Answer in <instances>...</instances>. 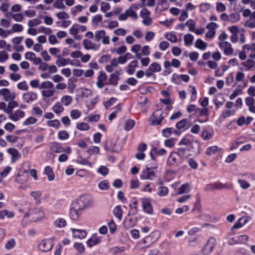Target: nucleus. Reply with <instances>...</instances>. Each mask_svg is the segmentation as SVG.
<instances>
[{"label":"nucleus","instance_id":"f257e3e1","mask_svg":"<svg viewBox=\"0 0 255 255\" xmlns=\"http://www.w3.org/2000/svg\"><path fill=\"white\" fill-rule=\"evenodd\" d=\"M53 84L49 81H46L41 83L40 90L43 99H48L53 97L55 93V90L53 88Z\"/></svg>","mask_w":255,"mask_h":255},{"label":"nucleus","instance_id":"f03ea898","mask_svg":"<svg viewBox=\"0 0 255 255\" xmlns=\"http://www.w3.org/2000/svg\"><path fill=\"white\" fill-rule=\"evenodd\" d=\"M168 114L162 109H157L152 114L149 121L152 126L161 125L164 123V119L167 117Z\"/></svg>","mask_w":255,"mask_h":255},{"label":"nucleus","instance_id":"7ed1b4c3","mask_svg":"<svg viewBox=\"0 0 255 255\" xmlns=\"http://www.w3.org/2000/svg\"><path fill=\"white\" fill-rule=\"evenodd\" d=\"M160 237V232L158 230L154 231L151 232L148 236L143 238L141 240V243L143 244L144 248H148L151 245L156 242Z\"/></svg>","mask_w":255,"mask_h":255},{"label":"nucleus","instance_id":"20e7f679","mask_svg":"<svg viewBox=\"0 0 255 255\" xmlns=\"http://www.w3.org/2000/svg\"><path fill=\"white\" fill-rule=\"evenodd\" d=\"M49 149L50 151L54 153H60L62 152L69 154L71 153L72 150L70 147L64 148L62 146V144L57 142L53 141L49 143Z\"/></svg>","mask_w":255,"mask_h":255},{"label":"nucleus","instance_id":"39448f33","mask_svg":"<svg viewBox=\"0 0 255 255\" xmlns=\"http://www.w3.org/2000/svg\"><path fill=\"white\" fill-rule=\"evenodd\" d=\"M91 196L89 194H84L81 196L76 201H73L72 203L77 205L81 209L84 210L85 209L90 207L91 204Z\"/></svg>","mask_w":255,"mask_h":255},{"label":"nucleus","instance_id":"423d86ee","mask_svg":"<svg viewBox=\"0 0 255 255\" xmlns=\"http://www.w3.org/2000/svg\"><path fill=\"white\" fill-rule=\"evenodd\" d=\"M84 210L81 209L76 204L71 203L69 209V216L74 221H78L83 214Z\"/></svg>","mask_w":255,"mask_h":255},{"label":"nucleus","instance_id":"0eeeda50","mask_svg":"<svg viewBox=\"0 0 255 255\" xmlns=\"http://www.w3.org/2000/svg\"><path fill=\"white\" fill-rule=\"evenodd\" d=\"M142 211L148 215L153 214V207L151 203V199L148 197H142L140 198Z\"/></svg>","mask_w":255,"mask_h":255},{"label":"nucleus","instance_id":"6e6552de","mask_svg":"<svg viewBox=\"0 0 255 255\" xmlns=\"http://www.w3.org/2000/svg\"><path fill=\"white\" fill-rule=\"evenodd\" d=\"M157 165L149 167H146L144 169L140 175V178L141 180H152L155 177L156 175L153 169H156Z\"/></svg>","mask_w":255,"mask_h":255},{"label":"nucleus","instance_id":"1a4fd4ad","mask_svg":"<svg viewBox=\"0 0 255 255\" xmlns=\"http://www.w3.org/2000/svg\"><path fill=\"white\" fill-rule=\"evenodd\" d=\"M216 245V240L214 238H210L202 250L203 254L209 255L215 249Z\"/></svg>","mask_w":255,"mask_h":255},{"label":"nucleus","instance_id":"9d476101","mask_svg":"<svg viewBox=\"0 0 255 255\" xmlns=\"http://www.w3.org/2000/svg\"><path fill=\"white\" fill-rule=\"evenodd\" d=\"M150 11L146 8L142 9L140 12V16L142 18V23L145 26L151 24L152 20L150 17Z\"/></svg>","mask_w":255,"mask_h":255},{"label":"nucleus","instance_id":"9b49d317","mask_svg":"<svg viewBox=\"0 0 255 255\" xmlns=\"http://www.w3.org/2000/svg\"><path fill=\"white\" fill-rule=\"evenodd\" d=\"M7 114L8 118L13 122L18 121L20 119L24 117L25 115V112L21 110H16L14 112L11 111V110H9Z\"/></svg>","mask_w":255,"mask_h":255},{"label":"nucleus","instance_id":"f8f14e48","mask_svg":"<svg viewBox=\"0 0 255 255\" xmlns=\"http://www.w3.org/2000/svg\"><path fill=\"white\" fill-rule=\"evenodd\" d=\"M38 98L37 94L33 91H28L24 93L22 95L23 101L27 104H31L37 100Z\"/></svg>","mask_w":255,"mask_h":255},{"label":"nucleus","instance_id":"ddd939ff","mask_svg":"<svg viewBox=\"0 0 255 255\" xmlns=\"http://www.w3.org/2000/svg\"><path fill=\"white\" fill-rule=\"evenodd\" d=\"M189 79L190 78L187 75H179L176 73L173 74L171 77V82L177 85L181 84L182 81L187 83L189 81Z\"/></svg>","mask_w":255,"mask_h":255},{"label":"nucleus","instance_id":"4468645a","mask_svg":"<svg viewBox=\"0 0 255 255\" xmlns=\"http://www.w3.org/2000/svg\"><path fill=\"white\" fill-rule=\"evenodd\" d=\"M53 246L52 240L50 239L43 240L39 244V249L44 252L51 250Z\"/></svg>","mask_w":255,"mask_h":255},{"label":"nucleus","instance_id":"2eb2a0df","mask_svg":"<svg viewBox=\"0 0 255 255\" xmlns=\"http://www.w3.org/2000/svg\"><path fill=\"white\" fill-rule=\"evenodd\" d=\"M0 96L2 97L5 101H11L15 98V94L11 92L9 89L3 88L0 90Z\"/></svg>","mask_w":255,"mask_h":255},{"label":"nucleus","instance_id":"dca6fc26","mask_svg":"<svg viewBox=\"0 0 255 255\" xmlns=\"http://www.w3.org/2000/svg\"><path fill=\"white\" fill-rule=\"evenodd\" d=\"M219 46L226 55H231L233 53L234 49L230 43L227 41L219 42Z\"/></svg>","mask_w":255,"mask_h":255},{"label":"nucleus","instance_id":"f3484780","mask_svg":"<svg viewBox=\"0 0 255 255\" xmlns=\"http://www.w3.org/2000/svg\"><path fill=\"white\" fill-rule=\"evenodd\" d=\"M83 45L86 50H92L97 51L100 48V44L95 43L89 39H84L83 41Z\"/></svg>","mask_w":255,"mask_h":255},{"label":"nucleus","instance_id":"a211bd4d","mask_svg":"<svg viewBox=\"0 0 255 255\" xmlns=\"http://www.w3.org/2000/svg\"><path fill=\"white\" fill-rule=\"evenodd\" d=\"M249 221L248 217H242L240 218L238 220L235 222L233 226L231 228L230 234L234 235V230L235 229H240L243 227Z\"/></svg>","mask_w":255,"mask_h":255},{"label":"nucleus","instance_id":"6ab92c4d","mask_svg":"<svg viewBox=\"0 0 255 255\" xmlns=\"http://www.w3.org/2000/svg\"><path fill=\"white\" fill-rule=\"evenodd\" d=\"M139 8V5L137 4H132L128 9L126 10L128 16L131 17L134 19H136L138 16L136 14V11Z\"/></svg>","mask_w":255,"mask_h":255},{"label":"nucleus","instance_id":"aec40b11","mask_svg":"<svg viewBox=\"0 0 255 255\" xmlns=\"http://www.w3.org/2000/svg\"><path fill=\"white\" fill-rule=\"evenodd\" d=\"M7 152L11 155V161L14 163L17 161L21 156V154L18 150L14 148H9L7 149Z\"/></svg>","mask_w":255,"mask_h":255},{"label":"nucleus","instance_id":"412c9836","mask_svg":"<svg viewBox=\"0 0 255 255\" xmlns=\"http://www.w3.org/2000/svg\"><path fill=\"white\" fill-rule=\"evenodd\" d=\"M107 76L105 72L103 71L100 72L99 75L97 78V86L100 89L104 87V82L107 80Z\"/></svg>","mask_w":255,"mask_h":255},{"label":"nucleus","instance_id":"4be33fe9","mask_svg":"<svg viewBox=\"0 0 255 255\" xmlns=\"http://www.w3.org/2000/svg\"><path fill=\"white\" fill-rule=\"evenodd\" d=\"M137 66L138 62L136 60H133L130 62L128 65L126 67V71L128 75H131L134 73L135 69Z\"/></svg>","mask_w":255,"mask_h":255},{"label":"nucleus","instance_id":"5701e85b","mask_svg":"<svg viewBox=\"0 0 255 255\" xmlns=\"http://www.w3.org/2000/svg\"><path fill=\"white\" fill-rule=\"evenodd\" d=\"M101 242V237L98 236L95 234L88 240L87 241V245L89 247H92Z\"/></svg>","mask_w":255,"mask_h":255},{"label":"nucleus","instance_id":"b1692460","mask_svg":"<svg viewBox=\"0 0 255 255\" xmlns=\"http://www.w3.org/2000/svg\"><path fill=\"white\" fill-rule=\"evenodd\" d=\"M70 230L72 232L73 237L76 239H83L87 236V232L84 230L80 229H75L71 228Z\"/></svg>","mask_w":255,"mask_h":255},{"label":"nucleus","instance_id":"393cba45","mask_svg":"<svg viewBox=\"0 0 255 255\" xmlns=\"http://www.w3.org/2000/svg\"><path fill=\"white\" fill-rule=\"evenodd\" d=\"M30 195L33 198L36 205H39L41 203L42 192L40 190L32 191L30 193Z\"/></svg>","mask_w":255,"mask_h":255},{"label":"nucleus","instance_id":"a878e982","mask_svg":"<svg viewBox=\"0 0 255 255\" xmlns=\"http://www.w3.org/2000/svg\"><path fill=\"white\" fill-rule=\"evenodd\" d=\"M221 150V148L219 147L216 145H214L208 147L206 150L205 153L208 156H211L220 153Z\"/></svg>","mask_w":255,"mask_h":255},{"label":"nucleus","instance_id":"bb28decb","mask_svg":"<svg viewBox=\"0 0 255 255\" xmlns=\"http://www.w3.org/2000/svg\"><path fill=\"white\" fill-rule=\"evenodd\" d=\"M120 72H119L118 71H116L115 72L110 75L109 79V82L110 85H112L114 86H116L118 85V81L120 79Z\"/></svg>","mask_w":255,"mask_h":255},{"label":"nucleus","instance_id":"cd10ccee","mask_svg":"<svg viewBox=\"0 0 255 255\" xmlns=\"http://www.w3.org/2000/svg\"><path fill=\"white\" fill-rule=\"evenodd\" d=\"M245 78V74L242 71H238L236 73L235 80L237 82H243V83L242 85H239L242 88H245L247 85V82H244V80Z\"/></svg>","mask_w":255,"mask_h":255},{"label":"nucleus","instance_id":"c85d7f7f","mask_svg":"<svg viewBox=\"0 0 255 255\" xmlns=\"http://www.w3.org/2000/svg\"><path fill=\"white\" fill-rule=\"evenodd\" d=\"M14 216V213L13 212L9 211L6 209H3L0 210V219L4 220L5 218L8 219H11Z\"/></svg>","mask_w":255,"mask_h":255},{"label":"nucleus","instance_id":"c756f323","mask_svg":"<svg viewBox=\"0 0 255 255\" xmlns=\"http://www.w3.org/2000/svg\"><path fill=\"white\" fill-rule=\"evenodd\" d=\"M52 111L57 115L62 113L65 109L64 106L60 102H56L52 108Z\"/></svg>","mask_w":255,"mask_h":255},{"label":"nucleus","instance_id":"7c9ffc66","mask_svg":"<svg viewBox=\"0 0 255 255\" xmlns=\"http://www.w3.org/2000/svg\"><path fill=\"white\" fill-rule=\"evenodd\" d=\"M178 156V153L171 152L167 160V164L170 166L175 165L177 163Z\"/></svg>","mask_w":255,"mask_h":255},{"label":"nucleus","instance_id":"2f4dec72","mask_svg":"<svg viewBox=\"0 0 255 255\" xmlns=\"http://www.w3.org/2000/svg\"><path fill=\"white\" fill-rule=\"evenodd\" d=\"M118 65V61L117 58H113L111 60L110 64L107 65L105 68L106 70L111 73L114 70V69Z\"/></svg>","mask_w":255,"mask_h":255},{"label":"nucleus","instance_id":"473e14b6","mask_svg":"<svg viewBox=\"0 0 255 255\" xmlns=\"http://www.w3.org/2000/svg\"><path fill=\"white\" fill-rule=\"evenodd\" d=\"M44 174L47 176L48 180L50 181L53 180L55 178V175L52 170V169L49 166H46L45 167Z\"/></svg>","mask_w":255,"mask_h":255},{"label":"nucleus","instance_id":"72a5a7b5","mask_svg":"<svg viewBox=\"0 0 255 255\" xmlns=\"http://www.w3.org/2000/svg\"><path fill=\"white\" fill-rule=\"evenodd\" d=\"M153 153H154L156 155L158 156H162L165 155L166 154V151L164 148H154L153 149L150 153V155L152 159H154L155 158L153 156Z\"/></svg>","mask_w":255,"mask_h":255},{"label":"nucleus","instance_id":"f704fd0d","mask_svg":"<svg viewBox=\"0 0 255 255\" xmlns=\"http://www.w3.org/2000/svg\"><path fill=\"white\" fill-rule=\"evenodd\" d=\"M72 100L73 98L71 96L65 95L61 98L60 102L63 106L67 107L71 104Z\"/></svg>","mask_w":255,"mask_h":255},{"label":"nucleus","instance_id":"c9c22d12","mask_svg":"<svg viewBox=\"0 0 255 255\" xmlns=\"http://www.w3.org/2000/svg\"><path fill=\"white\" fill-rule=\"evenodd\" d=\"M194 37L191 34H187L184 36L183 39L186 46H190L192 45Z\"/></svg>","mask_w":255,"mask_h":255},{"label":"nucleus","instance_id":"e433bc0d","mask_svg":"<svg viewBox=\"0 0 255 255\" xmlns=\"http://www.w3.org/2000/svg\"><path fill=\"white\" fill-rule=\"evenodd\" d=\"M195 47L201 50L204 51L207 47V44L201 39H198L195 42Z\"/></svg>","mask_w":255,"mask_h":255},{"label":"nucleus","instance_id":"4c0bfd02","mask_svg":"<svg viewBox=\"0 0 255 255\" xmlns=\"http://www.w3.org/2000/svg\"><path fill=\"white\" fill-rule=\"evenodd\" d=\"M135 123L133 120L128 119L126 121L124 126V129L126 131H129L135 126Z\"/></svg>","mask_w":255,"mask_h":255},{"label":"nucleus","instance_id":"58836bf2","mask_svg":"<svg viewBox=\"0 0 255 255\" xmlns=\"http://www.w3.org/2000/svg\"><path fill=\"white\" fill-rule=\"evenodd\" d=\"M113 214L116 218L121 220L123 217V210L121 206H117L113 210Z\"/></svg>","mask_w":255,"mask_h":255},{"label":"nucleus","instance_id":"ea45409f","mask_svg":"<svg viewBox=\"0 0 255 255\" xmlns=\"http://www.w3.org/2000/svg\"><path fill=\"white\" fill-rule=\"evenodd\" d=\"M242 65L246 68V71H249L255 66V61L253 59H248L246 61L242 62Z\"/></svg>","mask_w":255,"mask_h":255},{"label":"nucleus","instance_id":"a19ab883","mask_svg":"<svg viewBox=\"0 0 255 255\" xmlns=\"http://www.w3.org/2000/svg\"><path fill=\"white\" fill-rule=\"evenodd\" d=\"M67 225L66 221L63 218H59L54 222L55 227L59 228H62L65 227Z\"/></svg>","mask_w":255,"mask_h":255},{"label":"nucleus","instance_id":"79ce46f5","mask_svg":"<svg viewBox=\"0 0 255 255\" xmlns=\"http://www.w3.org/2000/svg\"><path fill=\"white\" fill-rule=\"evenodd\" d=\"M98 188L101 190H107L110 188V183L108 180H103L98 184Z\"/></svg>","mask_w":255,"mask_h":255},{"label":"nucleus","instance_id":"37998d69","mask_svg":"<svg viewBox=\"0 0 255 255\" xmlns=\"http://www.w3.org/2000/svg\"><path fill=\"white\" fill-rule=\"evenodd\" d=\"M43 110L38 107H34L32 109L31 113L37 118H40L43 115Z\"/></svg>","mask_w":255,"mask_h":255},{"label":"nucleus","instance_id":"c03bdc74","mask_svg":"<svg viewBox=\"0 0 255 255\" xmlns=\"http://www.w3.org/2000/svg\"><path fill=\"white\" fill-rule=\"evenodd\" d=\"M213 135V132H210L209 130H205L202 132L201 136L204 140H209L212 138Z\"/></svg>","mask_w":255,"mask_h":255},{"label":"nucleus","instance_id":"a18cd8bd","mask_svg":"<svg viewBox=\"0 0 255 255\" xmlns=\"http://www.w3.org/2000/svg\"><path fill=\"white\" fill-rule=\"evenodd\" d=\"M38 121V119L33 117H29L25 119L22 123V125L24 126H29L35 124Z\"/></svg>","mask_w":255,"mask_h":255},{"label":"nucleus","instance_id":"49530a36","mask_svg":"<svg viewBox=\"0 0 255 255\" xmlns=\"http://www.w3.org/2000/svg\"><path fill=\"white\" fill-rule=\"evenodd\" d=\"M148 68H149V70H151L153 73L159 72L161 70V67L160 65L157 62H153L151 63Z\"/></svg>","mask_w":255,"mask_h":255},{"label":"nucleus","instance_id":"de8ad7c7","mask_svg":"<svg viewBox=\"0 0 255 255\" xmlns=\"http://www.w3.org/2000/svg\"><path fill=\"white\" fill-rule=\"evenodd\" d=\"M168 193V189L167 187L160 186L158 188L157 195L160 197L166 196Z\"/></svg>","mask_w":255,"mask_h":255},{"label":"nucleus","instance_id":"09e8293b","mask_svg":"<svg viewBox=\"0 0 255 255\" xmlns=\"http://www.w3.org/2000/svg\"><path fill=\"white\" fill-rule=\"evenodd\" d=\"M240 14L238 12H234L229 15V21L232 23H236L240 19Z\"/></svg>","mask_w":255,"mask_h":255},{"label":"nucleus","instance_id":"8fccbe9b","mask_svg":"<svg viewBox=\"0 0 255 255\" xmlns=\"http://www.w3.org/2000/svg\"><path fill=\"white\" fill-rule=\"evenodd\" d=\"M215 189H230L232 188L231 184L228 183L222 184L220 182H214Z\"/></svg>","mask_w":255,"mask_h":255},{"label":"nucleus","instance_id":"3c124183","mask_svg":"<svg viewBox=\"0 0 255 255\" xmlns=\"http://www.w3.org/2000/svg\"><path fill=\"white\" fill-rule=\"evenodd\" d=\"M58 137L60 140H65L69 138V134L65 130H60L58 132Z\"/></svg>","mask_w":255,"mask_h":255},{"label":"nucleus","instance_id":"603ef678","mask_svg":"<svg viewBox=\"0 0 255 255\" xmlns=\"http://www.w3.org/2000/svg\"><path fill=\"white\" fill-rule=\"evenodd\" d=\"M83 8L84 7L82 5H77L71 9V13L73 16H75L78 13L81 12Z\"/></svg>","mask_w":255,"mask_h":255},{"label":"nucleus","instance_id":"864d4df0","mask_svg":"<svg viewBox=\"0 0 255 255\" xmlns=\"http://www.w3.org/2000/svg\"><path fill=\"white\" fill-rule=\"evenodd\" d=\"M47 125L49 127H52L57 129L59 128L61 124L58 120H53L47 121Z\"/></svg>","mask_w":255,"mask_h":255},{"label":"nucleus","instance_id":"5fc2aeb1","mask_svg":"<svg viewBox=\"0 0 255 255\" xmlns=\"http://www.w3.org/2000/svg\"><path fill=\"white\" fill-rule=\"evenodd\" d=\"M173 132L174 128H167L162 129L161 133L163 136L165 137H169L173 133Z\"/></svg>","mask_w":255,"mask_h":255},{"label":"nucleus","instance_id":"6e6d98bb","mask_svg":"<svg viewBox=\"0 0 255 255\" xmlns=\"http://www.w3.org/2000/svg\"><path fill=\"white\" fill-rule=\"evenodd\" d=\"M105 34H106V31L104 30L96 31L94 35L95 41L96 42H99L100 40L102 39Z\"/></svg>","mask_w":255,"mask_h":255},{"label":"nucleus","instance_id":"4d7b16f0","mask_svg":"<svg viewBox=\"0 0 255 255\" xmlns=\"http://www.w3.org/2000/svg\"><path fill=\"white\" fill-rule=\"evenodd\" d=\"M23 30V27L21 24L15 23L13 24L11 29L9 30L11 31V34L13 32H21Z\"/></svg>","mask_w":255,"mask_h":255},{"label":"nucleus","instance_id":"13d9d810","mask_svg":"<svg viewBox=\"0 0 255 255\" xmlns=\"http://www.w3.org/2000/svg\"><path fill=\"white\" fill-rule=\"evenodd\" d=\"M126 250V248L125 247H119L118 246H115L111 248L110 249V253L112 254H116L122 252H124Z\"/></svg>","mask_w":255,"mask_h":255},{"label":"nucleus","instance_id":"bf43d9fd","mask_svg":"<svg viewBox=\"0 0 255 255\" xmlns=\"http://www.w3.org/2000/svg\"><path fill=\"white\" fill-rule=\"evenodd\" d=\"M196 114H198V116H208L209 111L207 108H203L202 109L197 108Z\"/></svg>","mask_w":255,"mask_h":255},{"label":"nucleus","instance_id":"052dcab7","mask_svg":"<svg viewBox=\"0 0 255 255\" xmlns=\"http://www.w3.org/2000/svg\"><path fill=\"white\" fill-rule=\"evenodd\" d=\"M188 123V120L186 119H183L176 123V127L179 130L183 129Z\"/></svg>","mask_w":255,"mask_h":255},{"label":"nucleus","instance_id":"680f3d73","mask_svg":"<svg viewBox=\"0 0 255 255\" xmlns=\"http://www.w3.org/2000/svg\"><path fill=\"white\" fill-rule=\"evenodd\" d=\"M97 172L100 174L105 176L108 174L109 172V169L106 166L101 165L99 167Z\"/></svg>","mask_w":255,"mask_h":255},{"label":"nucleus","instance_id":"e2e57ef3","mask_svg":"<svg viewBox=\"0 0 255 255\" xmlns=\"http://www.w3.org/2000/svg\"><path fill=\"white\" fill-rule=\"evenodd\" d=\"M165 38L173 43L177 42V38L173 32H168L165 35Z\"/></svg>","mask_w":255,"mask_h":255},{"label":"nucleus","instance_id":"0e129e2a","mask_svg":"<svg viewBox=\"0 0 255 255\" xmlns=\"http://www.w3.org/2000/svg\"><path fill=\"white\" fill-rule=\"evenodd\" d=\"M81 116V112L78 109L72 110L70 112V117L73 120H77Z\"/></svg>","mask_w":255,"mask_h":255},{"label":"nucleus","instance_id":"69168bd1","mask_svg":"<svg viewBox=\"0 0 255 255\" xmlns=\"http://www.w3.org/2000/svg\"><path fill=\"white\" fill-rule=\"evenodd\" d=\"M102 20V15L101 14H97L93 16L92 19V24L93 25L97 26Z\"/></svg>","mask_w":255,"mask_h":255},{"label":"nucleus","instance_id":"338daca9","mask_svg":"<svg viewBox=\"0 0 255 255\" xmlns=\"http://www.w3.org/2000/svg\"><path fill=\"white\" fill-rule=\"evenodd\" d=\"M190 92L191 93V101H195L197 97V92L195 87L193 86H190Z\"/></svg>","mask_w":255,"mask_h":255},{"label":"nucleus","instance_id":"774afa93","mask_svg":"<svg viewBox=\"0 0 255 255\" xmlns=\"http://www.w3.org/2000/svg\"><path fill=\"white\" fill-rule=\"evenodd\" d=\"M136 57L138 59H140L141 64L143 66H147L150 62V59L148 57H144L141 58V56L140 54H137L136 55Z\"/></svg>","mask_w":255,"mask_h":255}]
</instances>
